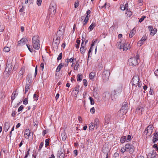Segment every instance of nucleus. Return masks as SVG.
Returning a JSON list of instances; mask_svg holds the SVG:
<instances>
[{
  "mask_svg": "<svg viewBox=\"0 0 158 158\" xmlns=\"http://www.w3.org/2000/svg\"><path fill=\"white\" fill-rule=\"evenodd\" d=\"M135 151L134 146L129 143L126 144L125 146L122 147L121 149V152L124 153L125 152H128L130 154H132Z\"/></svg>",
  "mask_w": 158,
  "mask_h": 158,
  "instance_id": "1",
  "label": "nucleus"
},
{
  "mask_svg": "<svg viewBox=\"0 0 158 158\" xmlns=\"http://www.w3.org/2000/svg\"><path fill=\"white\" fill-rule=\"evenodd\" d=\"M122 90V87L120 86L117 87L113 91H112L111 97L113 101L115 100L118 96L121 94Z\"/></svg>",
  "mask_w": 158,
  "mask_h": 158,
  "instance_id": "2",
  "label": "nucleus"
},
{
  "mask_svg": "<svg viewBox=\"0 0 158 158\" xmlns=\"http://www.w3.org/2000/svg\"><path fill=\"white\" fill-rule=\"evenodd\" d=\"M32 40V45L34 48L36 50L39 49L40 45L39 36L37 35L33 36Z\"/></svg>",
  "mask_w": 158,
  "mask_h": 158,
  "instance_id": "3",
  "label": "nucleus"
},
{
  "mask_svg": "<svg viewBox=\"0 0 158 158\" xmlns=\"http://www.w3.org/2000/svg\"><path fill=\"white\" fill-rule=\"evenodd\" d=\"M65 27L63 24L59 27V30L57 31L55 37H58L59 39L62 40L63 37V35L65 31Z\"/></svg>",
  "mask_w": 158,
  "mask_h": 158,
  "instance_id": "4",
  "label": "nucleus"
},
{
  "mask_svg": "<svg viewBox=\"0 0 158 158\" xmlns=\"http://www.w3.org/2000/svg\"><path fill=\"white\" fill-rule=\"evenodd\" d=\"M139 81V78L138 75H135L133 77L132 81L133 85L132 89L134 88V86L136 87L138 86L139 87H140L141 86L142 84L141 83L140 84Z\"/></svg>",
  "mask_w": 158,
  "mask_h": 158,
  "instance_id": "5",
  "label": "nucleus"
},
{
  "mask_svg": "<svg viewBox=\"0 0 158 158\" xmlns=\"http://www.w3.org/2000/svg\"><path fill=\"white\" fill-rule=\"evenodd\" d=\"M128 110V106L127 103L124 102L120 110V113L122 115H123L127 113Z\"/></svg>",
  "mask_w": 158,
  "mask_h": 158,
  "instance_id": "6",
  "label": "nucleus"
},
{
  "mask_svg": "<svg viewBox=\"0 0 158 158\" xmlns=\"http://www.w3.org/2000/svg\"><path fill=\"white\" fill-rule=\"evenodd\" d=\"M110 73L108 70H105L102 74V78L104 82L107 81L109 78Z\"/></svg>",
  "mask_w": 158,
  "mask_h": 158,
  "instance_id": "7",
  "label": "nucleus"
},
{
  "mask_svg": "<svg viewBox=\"0 0 158 158\" xmlns=\"http://www.w3.org/2000/svg\"><path fill=\"white\" fill-rule=\"evenodd\" d=\"M138 60L135 57H132L128 60V64L130 66H135L138 64Z\"/></svg>",
  "mask_w": 158,
  "mask_h": 158,
  "instance_id": "8",
  "label": "nucleus"
},
{
  "mask_svg": "<svg viewBox=\"0 0 158 158\" xmlns=\"http://www.w3.org/2000/svg\"><path fill=\"white\" fill-rule=\"evenodd\" d=\"M56 5L55 4L52 3L50 4L49 8V11L50 13L53 15H54L56 13Z\"/></svg>",
  "mask_w": 158,
  "mask_h": 158,
  "instance_id": "9",
  "label": "nucleus"
},
{
  "mask_svg": "<svg viewBox=\"0 0 158 158\" xmlns=\"http://www.w3.org/2000/svg\"><path fill=\"white\" fill-rule=\"evenodd\" d=\"M12 68V65L10 64H6V69L4 72V73L5 74L6 73L7 76H8L9 75L10 70Z\"/></svg>",
  "mask_w": 158,
  "mask_h": 158,
  "instance_id": "10",
  "label": "nucleus"
},
{
  "mask_svg": "<svg viewBox=\"0 0 158 158\" xmlns=\"http://www.w3.org/2000/svg\"><path fill=\"white\" fill-rule=\"evenodd\" d=\"M25 72V67H22L19 72V75L18 76V79L19 80H21L23 77V75Z\"/></svg>",
  "mask_w": 158,
  "mask_h": 158,
  "instance_id": "11",
  "label": "nucleus"
},
{
  "mask_svg": "<svg viewBox=\"0 0 158 158\" xmlns=\"http://www.w3.org/2000/svg\"><path fill=\"white\" fill-rule=\"evenodd\" d=\"M122 47L123 51H126L127 50L129 49L131 47L130 44L128 42H125L124 43L123 42V43Z\"/></svg>",
  "mask_w": 158,
  "mask_h": 158,
  "instance_id": "12",
  "label": "nucleus"
},
{
  "mask_svg": "<svg viewBox=\"0 0 158 158\" xmlns=\"http://www.w3.org/2000/svg\"><path fill=\"white\" fill-rule=\"evenodd\" d=\"M158 141V130H156L154 134V136L153 138L152 141L153 143H155Z\"/></svg>",
  "mask_w": 158,
  "mask_h": 158,
  "instance_id": "13",
  "label": "nucleus"
},
{
  "mask_svg": "<svg viewBox=\"0 0 158 158\" xmlns=\"http://www.w3.org/2000/svg\"><path fill=\"white\" fill-rule=\"evenodd\" d=\"M149 30L150 32V35H154L156 32L157 29L156 28H153V26H149L148 27Z\"/></svg>",
  "mask_w": 158,
  "mask_h": 158,
  "instance_id": "14",
  "label": "nucleus"
},
{
  "mask_svg": "<svg viewBox=\"0 0 158 158\" xmlns=\"http://www.w3.org/2000/svg\"><path fill=\"white\" fill-rule=\"evenodd\" d=\"M64 151L62 149L58 151L57 155V158H64Z\"/></svg>",
  "mask_w": 158,
  "mask_h": 158,
  "instance_id": "15",
  "label": "nucleus"
},
{
  "mask_svg": "<svg viewBox=\"0 0 158 158\" xmlns=\"http://www.w3.org/2000/svg\"><path fill=\"white\" fill-rule=\"evenodd\" d=\"M27 40L25 38H22L20 41L18 42V44L19 46H22L27 43Z\"/></svg>",
  "mask_w": 158,
  "mask_h": 158,
  "instance_id": "16",
  "label": "nucleus"
},
{
  "mask_svg": "<svg viewBox=\"0 0 158 158\" xmlns=\"http://www.w3.org/2000/svg\"><path fill=\"white\" fill-rule=\"evenodd\" d=\"M61 39H59L58 37H55L53 40V44L54 46L56 47H58L60 43V40Z\"/></svg>",
  "mask_w": 158,
  "mask_h": 158,
  "instance_id": "17",
  "label": "nucleus"
},
{
  "mask_svg": "<svg viewBox=\"0 0 158 158\" xmlns=\"http://www.w3.org/2000/svg\"><path fill=\"white\" fill-rule=\"evenodd\" d=\"M154 127L152 125L148 126L145 130V132H148V131L149 130V135H151L152 132Z\"/></svg>",
  "mask_w": 158,
  "mask_h": 158,
  "instance_id": "18",
  "label": "nucleus"
},
{
  "mask_svg": "<svg viewBox=\"0 0 158 158\" xmlns=\"http://www.w3.org/2000/svg\"><path fill=\"white\" fill-rule=\"evenodd\" d=\"M111 119V116L110 114H106L105 118V123L106 124H108L110 122V120Z\"/></svg>",
  "mask_w": 158,
  "mask_h": 158,
  "instance_id": "19",
  "label": "nucleus"
},
{
  "mask_svg": "<svg viewBox=\"0 0 158 158\" xmlns=\"http://www.w3.org/2000/svg\"><path fill=\"white\" fill-rule=\"evenodd\" d=\"M102 151L103 153L106 154V158L107 157V158H108V153L109 152V150L108 148L103 147L102 148Z\"/></svg>",
  "mask_w": 158,
  "mask_h": 158,
  "instance_id": "20",
  "label": "nucleus"
},
{
  "mask_svg": "<svg viewBox=\"0 0 158 158\" xmlns=\"http://www.w3.org/2000/svg\"><path fill=\"white\" fill-rule=\"evenodd\" d=\"M17 90V89H16L15 91H14L11 95V98L12 101L15 99L18 94L16 93Z\"/></svg>",
  "mask_w": 158,
  "mask_h": 158,
  "instance_id": "21",
  "label": "nucleus"
},
{
  "mask_svg": "<svg viewBox=\"0 0 158 158\" xmlns=\"http://www.w3.org/2000/svg\"><path fill=\"white\" fill-rule=\"evenodd\" d=\"M26 80L28 81V84H30V83L32 82V76L31 74H28L26 78Z\"/></svg>",
  "mask_w": 158,
  "mask_h": 158,
  "instance_id": "22",
  "label": "nucleus"
},
{
  "mask_svg": "<svg viewBox=\"0 0 158 158\" xmlns=\"http://www.w3.org/2000/svg\"><path fill=\"white\" fill-rule=\"evenodd\" d=\"M94 125L95 126V128L97 129V128L98 127V126L99 124V120L98 118H96L94 120Z\"/></svg>",
  "mask_w": 158,
  "mask_h": 158,
  "instance_id": "23",
  "label": "nucleus"
},
{
  "mask_svg": "<svg viewBox=\"0 0 158 158\" xmlns=\"http://www.w3.org/2000/svg\"><path fill=\"white\" fill-rule=\"evenodd\" d=\"M136 32V29L135 28H134L130 32L129 34V37L130 38H132L135 35Z\"/></svg>",
  "mask_w": 158,
  "mask_h": 158,
  "instance_id": "24",
  "label": "nucleus"
},
{
  "mask_svg": "<svg viewBox=\"0 0 158 158\" xmlns=\"http://www.w3.org/2000/svg\"><path fill=\"white\" fill-rule=\"evenodd\" d=\"M85 45H81L80 48V51L81 53L83 54H84L85 52Z\"/></svg>",
  "mask_w": 158,
  "mask_h": 158,
  "instance_id": "25",
  "label": "nucleus"
},
{
  "mask_svg": "<svg viewBox=\"0 0 158 158\" xmlns=\"http://www.w3.org/2000/svg\"><path fill=\"white\" fill-rule=\"evenodd\" d=\"M64 66V64L61 63L59 65L57 66V68L56 70V72H59L62 67Z\"/></svg>",
  "mask_w": 158,
  "mask_h": 158,
  "instance_id": "26",
  "label": "nucleus"
},
{
  "mask_svg": "<svg viewBox=\"0 0 158 158\" xmlns=\"http://www.w3.org/2000/svg\"><path fill=\"white\" fill-rule=\"evenodd\" d=\"M95 26V23H92L89 27L88 30L90 31H92Z\"/></svg>",
  "mask_w": 158,
  "mask_h": 158,
  "instance_id": "27",
  "label": "nucleus"
},
{
  "mask_svg": "<svg viewBox=\"0 0 158 158\" xmlns=\"http://www.w3.org/2000/svg\"><path fill=\"white\" fill-rule=\"evenodd\" d=\"M125 14L127 15L128 17H130L132 15V12L129 10L128 8L126 9V12L125 13Z\"/></svg>",
  "mask_w": 158,
  "mask_h": 158,
  "instance_id": "28",
  "label": "nucleus"
},
{
  "mask_svg": "<svg viewBox=\"0 0 158 158\" xmlns=\"http://www.w3.org/2000/svg\"><path fill=\"white\" fill-rule=\"evenodd\" d=\"M30 85L29 84L27 83L26 84L25 86V93L26 94L28 91V89H29V87Z\"/></svg>",
  "mask_w": 158,
  "mask_h": 158,
  "instance_id": "29",
  "label": "nucleus"
},
{
  "mask_svg": "<svg viewBox=\"0 0 158 158\" xmlns=\"http://www.w3.org/2000/svg\"><path fill=\"white\" fill-rule=\"evenodd\" d=\"M83 76L81 74H78L77 75V81H80L82 79Z\"/></svg>",
  "mask_w": 158,
  "mask_h": 158,
  "instance_id": "30",
  "label": "nucleus"
},
{
  "mask_svg": "<svg viewBox=\"0 0 158 158\" xmlns=\"http://www.w3.org/2000/svg\"><path fill=\"white\" fill-rule=\"evenodd\" d=\"M30 131L29 129H26L24 132V135H27L28 136V138L29 137L30 134Z\"/></svg>",
  "mask_w": 158,
  "mask_h": 158,
  "instance_id": "31",
  "label": "nucleus"
},
{
  "mask_svg": "<svg viewBox=\"0 0 158 158\" xmlns=\"http://www.w3.org/2000/svg\"><path fill=\"white\" fill-rule=\"evenodd\" d=\"M95 127V126L94 125V123H91L90 124V126H89V130H91V131H93L94 130V128Z\"/></svg>",
  "mask_w": 158,
  "mask_h": 158,
  "instance_id": "32",
  "label": "nucleus"
},
{
  "mask_svg": "<svg viewBox=\"0 0 158 158\" xmlns=\"http://www.w3.org/2000/svg\"><path fill=\"white\" fill-rule=\"evenodd\" d=\"M61 136L62 140L63 141H65L66 139L67 136L64 132H63L61 133Z\"/></svg>",
  "mask_w": 158,
  "mask_h": 158,
  "instance_id": "33",
  "label": "nucleus"
},
{
  "mask_svg": "<svg viewBox=\"0 0 158 158\" xmlns=\"http://www.w3.org/2000/svg\"><path fill=\"white\" fill-rule=\"evenodd\" d=\"M156 155V152L154 150H153L152 152L151 153V158H155Z\"/></svg>",
  "mask_w": 158,
  "mask_h": 158,
  "instance_id": "34",
  "label": "nucleus"
},
{
  "mask_svg": "<svg viewBox=\"0 0 158 158\" xmlns=\"http://www.w3.org/2000/svg\"><path fill=\"white\" fill-rule=\"evenodd\" d=\"M126 136H123L121 137L120 141L121 143H123L125 142L126 140Z\"/></svg>",
  "mask_w": 158,
  "mask_h": 158,
  "instance_id": "35",
  "label": "nucleus"
},
{
  "mask_svg": "<svg viewBox=\"0 0 158 158\" xmlns=\"http://www.w3.org/2000/svg\"><path fill=\"white\" fill-rule=\"evenodd\" d=\"M95 73L94 72H91L89 74V78L91 80H93L94 77Z\"/></svg>",
  "mask_w": 158,
  "mask_h": 158,
  "instance_id": "36",
  "label": "nucleus"
},
{
  "mask_svg": "<svg viewBox=\"0 0 158 158\" xmlns=\"http://www.w3.org/2000/svg\"><path fill=\"white\" fill-rule=\"evenodd\" d=\"M117 47L119 49H122V45L121 42L119 41L117 43Z\"/></svg>",
  "mask_w": 158,
  "mask_h": 158,
  "instance_id": "37",
  "label": "nucleus"
},
{
  "mask_svg": "<svg viewBox=\"0 0 158 158\" xmlns=\"http://www.w3.org/2000/svg\"><path fill=\"white\" fill-rule=\"evenodd\" d=\"M105 95V98L108 99L110 96V94L109 93L106 92L104 93L103 95Z\"/></svg>",
  "mask_w": 158,
  "mask_h": 158,
  "instance_id": "38",
  "label": "nucleus"
},
{
  "mask_svg": "<svg viewBox=\"0 0 158 158\" xmlns=\"http://www.w3.org/2000/svg\"><path fill=\"white\" fill-rule=\"evenodd\" d=\"M79 67V64L77 62L74 67L75 70H77Z\"/></svg>",
  "mask_w": 158,
  "mask_h": 158,
  "instance_id": "39",
  "label": "nucleus"
},
{
  "mask_svg": "<svg viewBox=\"0 0 158 158\" xmlns=\"http://www.w3.org/2000/svg\"><path fill=\"white\" fill-rule=\"evenodd\" d=\"M117 28V24L114 23L113 25L110 27V29L113 28L115 30L116 28Z\"/></svg>",
  "mask_w": 158,
  "mask_h": 158,
  "instance_id": "40",
  "label": "nucleus"
},
{
  "mask_svg": "<svg viewBox=\"0 0 158 158\" xmlns=\"http://www.w3.org/2000/svg\"><path fill=\"white\" fill-rule=\"evenodd\" d=\"M4 29V26L0 22V32H2Z\"/></svg>",
  "mask_w": 158,
  "mask_h": 158,
  "instance_id": "41",
  "label": "nucleus"
},
{
  "mask_svg": "<svg viewBox=\"0 0 158 158\" xmlns=\"http://www.w3.org/2000/svg\"><path fill=\"white\" fill-rule=\"evenodd\" d=\"M89 99L90 100V104L91 105H94V99L90 97L89 98Z\"/></svg>",
  "mask_w": 158,
  "mask_h": 158,
  "instance_id": "42",
  "label": "nucleus"
},
{
  "mask_svg": "<svg viewBox=\"0 0 158 158\" xmlns=\"http://www.w3.org/2000/svg\"><path fill=\"white\" fill-rule=\"evenodd\" d=\"M131 140V135H128L127 136V138L126 140V141L127 142H129Z\"/></svg>",
  "mask_w": 158,
  "mask_h": 158,
  "instance_id": "43",
  "label": "nucleus"
},
{
  "mask_svg": "<svg viewBox=\"0 0 158 158\" xmlns=\"http://www.w3.org/2000/svg\"><path fill=\"white\" fill-rule=\"evenodd\" d=\"M7 127H8V128L6 130V131H7L9 128L10 127V126H9V124L7 122H5L4 123V127H6V129Z\"/></svg>",
  "mask_w": 158,
  "mask_h": 158,
  "instance_id": "44",
  "label": "nucleus"
},
{
  "mask_svg": "<svg viewBox=\"0 0 158 158\" xmlns=\"http://www.w3.org/2000/svg\"><path fill=\"white\" fill-rule=\"evenodd\" d=\"M26 45L27 46V47L29 50L31 52H33V51L34 50L33 48H30V45L29 44H26Z\"/></svg>",
  "mask_w": 158,
  "mask_h": 158,
  "instance_id": "45",
  "label": "nucleus"
},
{
  "mask_svg": "<svg viewBox=\"0 0 158 158\" xmlns=\"http://www.w3.org/2000/svg\"><path fill=\"white\" fill-rule=\"evenodd\" d=\"M4 51L7 52H8L10 51V48H9L7 47H5L3 49Z\"/></svg>",
  "mask_w": 158,
  "mask_h": 158,
  "instance_id": "46",
  "label": "nucleus"
},
{
  "mask_svg": "<svg viewBox=\"0 0 158 158\" xmlns=\"http://www.w3.org/2000/svg\"><path fill=\"white\" fill-rule=\"evenodd\" d=\"M5 97V95L3 92L0 93V98L1 99H3Z\"/></svg>",
  "mask_w": 158,
  "mask_h": 158,
  "instance_id": "47",
  "label": "nucleus"
},
{
  "mask_svg": "<svg viewBox=\"0 0 158 158\" xmlns=\"http://www.w3.org/2000/svg\"><path fill=\"white\" fill-rule=\"evenodd\" d=\"M147 37L146 36V35H145L143 36L142 38L141 39V41L144 42L147 39Z\"/></svg>",
  "mask_w": 158,
  "mask_h": 158,
  "instance_id": "48",
  "label": "nucleus"
},
{
  "mask_svg": "<svg viewBox=\"0 0 158 158\" xmlns=\"http://www.w3.org/2000/svg\"><path fill=\"white\" fill-rule=\"evenodd\" d=\"M62 53L61 52V53H60L59 55H58V56L57 58V60H60L62 58Z\"/></svg>",
  "mask_w": 158,
  "mask_h": 158,
  "instance_id": "49",
  "label": "nucleus"
},
{
  "mask_svg": "<svg viewBox=\"0 0 158 158\" xmlns=\"http://www.w3.org/2000/svg\"><path fill=\"white\" fill-rule=\"evenodd\" d=\"M92 50V48H90V49H89L88 52V58H89V57H90L91 56H90V55H92L91 52Z\"/></svg>",
  "mask_w": 158,
  "mask_h": 158,
  "instance_id": "50",
  "label": "nucleus"
},
{
  "mask_svg": "<svg viewBox=\"0 0 158 158\" xmlns=\"http://www.w3.org/2000/svg\"><path fill=\"white\" fill-rule=\"evenodd\" d=\"M44 143L43 142H42L40 144V145L39 147L38 151H40L41 150L43 146Z\"/></svg>",
  "mask_w": 158,
  "mask_h": 158,
  "instance_id": "51",
  "label": "nucleus"
},
{
  "mask_svg": "<svg viewBox=\"0 0 158 158\" xmlns=\"http://www.w3.org/2000/svg\"><path fill=\"white\" fill-rule=\"evenodd\" d=\"M83 83L85 86L87 85V81L86 79H84L83 80Z\"/></svg>",
  "mask_w": 158,
  "mask_h": 158,
  "instance_id": "52",
  "label": "nucleus"
},
{
  "mask_svg": "<svg viewBox=\"0 0 158 158\" xmlns=\"http://www.w3.org/2000/svg\"><path fill=\"white\" fill-rule=\"evenodd\" d=\"M145 18V16L143 15L141 18L139 20V22L140 23L142 22Z\"/></svg>",
  "mask_w": 158,
  "mask_h": 158,
  "instance_id": "53",
  "label": "nucleus"
},
{
  "mask_svg": "<svg viewBox=\"0 0 158 158\" xmlns=\"http://www.w3.org/2000/svg\"><path fill=\"white\" fill-rule=\"evenodd\" d=\"M28 103V100L27 98H25L23 101V103L25 105H27Z\"/></svg>",
  "mask_w": 158,
  "mask_h": 158,
  "instance_id": "54",
  "label": "nucleus"
},
{
  "mask_svg": "<svg viewBox=\"0 0 158 158\" xmlns=\"http://www.w3.org/2000/svg\"><path fill=\"white\" fill-rule=\"evenodd\" d=\"M120 9L122 10H124L126 9V6L123 5L121 4L120 5Z\"/></svg>",
  "mask_w": 158,
  "mask_h": 158,
  "instance_id": "55",
  "label": "nucleus"
},
{
  "mask_svg": "<svg viewBox=\"0 0 158 158\" xmlns=\"http://www.w3.org/2000/svg\"><path fill=\"white\" fill-rule=\"evenodd\" d=\"M24 107L23 105H21L18 109V111L19 112L24 109Z\"/></svg>",
  "mask_w": 158,
  "mask_h": 158,
  "instance_id": "56",
  "label": "nucleus"
},
{
  "mask_svg": "<svg viewBox=\"0 0 158 158\" xmlns=\"http://www.w3.org/2000/svg\"><path fill=\"white\" fill-rule=\"evenodd\" d=\"M143 41L140 40L138 42V44L139 46H141L143 44Z\"/></svg>",
  "mask_w": 158,
  "mask_h": 158,
  "instance_id": "57",
  "label": "nucleus"
},
{
  "mask_svg": "<svg viewBox=\"0 0 158 158\" xmlns=\"http://www.w3.org/2000/svg\"><path fill=\"white\" fill-rule=\"evenodd\" d=\"M95 109L94 107H93L90 109V112L92 114H94L95 112Z\"/></svg>",
  "mask_w": 158,
  "mask_h": 158,
  "instance_id": "58",
  "label": "nucleus"
},
{
  "mask_svg": "<svg viewBox=\"0 0 158 158\" xmlns=\"http://www.w3.org/2000/svg\"><path fill=\"white\" fill-rule=\"evenodd\" d=\"M42 0H37V4L38 6H40L41 4Z\"/></svg>",
  "mask_w": 158,
  "mask_h": 158,
  "instance_id": "59",
  "label": "nucleus"
},
{
  "mask_svg": "<svg viewBox=\"0 0 158 158\" xmlns=\"http://www.w3.org/2000/svg\"><path fill=\"white\" fill-rule=\"evenodd\" d=\"M49 139H47L45 140V146H47L49 145Z\"/></svg>",
  "mask_w": 158,
  "mask_h": 158,
  "instance_id": "60",
  "label": "nucleus"
},
{
  "mask_svg": "<svg viewBox=\"0 0 158 158\" xmlns=\"http://www.w3.org/2000/svg\"><path fill=\"white\" fill-rule=\"evenodd\" d=\"M79 85H77L74 88V89H75L74 90L75 91L77 92V94L78 93V92H79Z\"/></svg>",
  "mask_w": 158,
  "mask_h": 158,
  "instance_id": "61",
  "label": "nucleus"
},
{
  "mask_svg": "<svg viewBox=\"0 0 158 158\" xmlns=\"http://www.w3.org/2000/svg\"><path fill=\"white\" fill-rule=\"evenodd\" d=\"M79 2L78 1H77V2H75L74 3V7L75 8H77L79 6Z\"/></svg>",
  "mask_w": 158,
  "mask_h": 158,
  "instance_id": "62",
  "label": "nucleus"
},
{
  "mask_svg": "<svg viewBox=\"0 0 158 158\" xmlns=\"http://www.w3.org/2000/svg\"><path fill=\"white\" fill-rule=\"evenodd\" d=\"M33 98H34V100H38V97L37 96V95L36 94H34V96H33Z\"/></svg>",
  "mask_w": 158,
  "mask_h": 158,
  "instance_id": "63",
  "label": "nucleus"
},
{
  "mask_svg": "<svg viewBox=\"0 0 158 158\" xmlns=\"http://www.w3.org/2000/svg\"><path fill=\"white\" fill-rule=\"evenodd\" d=\"M154 73L155 76L158 78V69L155 71Z\"/></svg>",
  "mask_w": 158,
  "mask_h": 158,
  "instance_id": "64",
  "label": "nucleus"
}]
</instances>
